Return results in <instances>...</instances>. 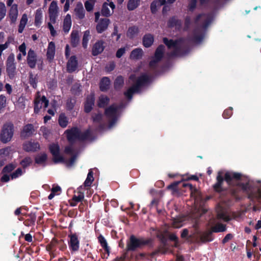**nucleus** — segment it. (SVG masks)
Returning a JSON list of instances; mask_svg holds the SVG:
<instances>
[{"instance_id":"obj_41","label":"nucleus","mask_w":261,"mask_h":261,"mask_svg":"<svg viewBox=\"0 0 261 261\" xmlns=\"http://www.w3.org/2000/svg\"><path fill=\"white\" fill-rule=\"evenodd\" d=\"M94 180L93 172L92 169L89 170L87 175V177L84 183V186L86 187H90Z\"/></svg>"},{"instance_id":"obj_46","label":"nucleus","mask_w":261,"mask_h":261,"mask_svg":"<svg viewBox=\"0 0 261 261\" xmlns=\"http://www.w3.org/2000/svg\"><path fill=\"white\" fill-rule=\"evenodd\" d=\"M76 103V99L75 98H68L66 102V109L68 111H72Z\"/></svg>"},{"instance_id":"obj_31","label":"nucleus","mask_w":261,"mask_h":261,"mask_svg":"<svg viewBox=\"0 0 261 261\" xmlns=\"http://www.w3.org/2000/svg\"><path fill=\"white\" fill-rule=\"evenodd\" d=\"M124 84V77L122 75H118L114 82V89L116 91L120 90L123 87Z\"/></svg>"},{"instance_id":"obj_45","label":"nucleus","mask_w":261,"mask_h":261,"mask_svg":"<svg viewBox=\"0 0 261 261\" xmlns=\"http://www.w3.org/2000/svg\"><path fill=\"white\" fill-rule=\"evenodd\" d=\"M101 15L105 17H109L111 15L110 10L108 8V4L105 3L102 6L101 10Z\"/></svg>"},{"instance_id":"obj_36","label":"nucleus","mask_w":261,"mask_h":261,"mask_svg":"<svg viewBox=\"0 0 261 261\" xmlns=\"http://www.w3.org/2000/svg\"><path fill=\"white\" fill-rule=\"evenodd\" d=\"M71 26V16L67 14L64 19L63 21V31L65 33L69 32Z\"/></svg>"},{"instance_id":"obj_47","label":"nucleus","mask_w":261,"mask_h":261,"mask_svg":"<svg viewBox=\"0 0 261 261\" xmlns=\"http://www.w3.org/2000/svg\"><path fill=\"white\" fill-rule=\"evenodd\" d=\"M81 91V85L79 84H74L71 88V93L75 95H79Z\"/></svg>"},{"instance_id":"obj_55","label":"nucleus","mask_w":261,"mask_h":261,"mask_svg":"<svg viewBox=\"0 0 261 261\" xmlns=\"http://www.w3.org/2000/svg\"><path fill=\"white\" fill-rule=\"evenodd\" d=\"M169 239L170 241H173L175 243L174 246L175 247H178L179 245V240L176 235L174 233L170 234L169 236Z\"/></svg>"},{"instance_id":"obj_61","label":"nucleus","mask_w":261,"mask_h":261,"mask_svg":"<svg viewBox=\"0 0 261 261\" xmlns=\"http://www.w3.org/2000/svg\"><path fill=\"white\" fill-rule=\"evenodd\" d=\"M85 7L86 10L88 12H90L93 9L94 3H90V2L87 1L85 3Z\"/></svg>"},{"instance_id":"obj_50","label":"nucleus","mask_w":261,"mask_h":261,"mask_svg":"<svg viewBox=\"0 0 261 261\" xmlns=\"http://www.w3.org/2000/svg\"><path fill=\"white\" fill-rule=\"evenodd\" d=\"M233 108L231 107L225 110L223 113L222 116L224 119L229 118L232 115Z\"/></svg>"},{"instance_id":"obj_38","label":"nucleus","mask_w":261,"mask_h":261,"mask_svg":"<svg viewBox=\"0 0 261 261\" xmlns=\"http://www.w3.org/2000/svg\"><path fill=\"white\" fill-rule=\"evenodd\" d=\"M58 123L62 128H65L68 124V120L64 113L60 114L58 118Z\"/></svg>"},{"instance_id":"obj_5","label":"nucleus","mask_w":261,"mask_h":261,"mask_svg":"<svg viewBox=\"0 0 261 261\" xmlns=\"http://www.w3.org/2000/svg\"><path fill=\"white\" fill-rule=\"evenodd\" d=\"M13 135V125L9 123L4 125L1 134V140L4 143L9 142Z\"/></svg>"},{"instance_id":"obj_16","label":"nucleus","mask_w":261,"mask_h":261,"mask_svg":"<svg viewBox=\"0 0 261 261\" xmlns=\"http://www.w3.org/2000/svg\"><path fill=\"white\" fill-rule=\"evenodd\" d=\"M214 240V237L212 230L204 231L199 235L198 242L206 243L212 242Z\"/></svg>"},{"instance_id":"obj_9","label":"nucleus","mask_w":261,"mask_h":261,"mask_svg":"<svg viewBox=\"0 0 261 261\" xmlns=\"http://www.w3.org/2000/svg\"><path fill=\"white\" fill-rule=\"evenodd\" d=\"M13 62L14 55L11 54L7 59L6 69L7 74L10 79H13L16 74V68Z\"/></svg>"},{"instance_id":"obj_27","label":"nucleus","mask_w":261,"mask_h":261,"mask_svg":"<svg viewBox=\"0 0 261 261\" xmlns=\"http://www.w3.org/2000/svg\"><path fill=\"white\" fill-rule=\"evenodd\" d=\"M110 102V98L108 96L101 95L97 101V106L99 108H104L108 106Z\"/></svg>"},{"instance_id":"obj_62","label":"nucleus","mask_w":261,"mask_h":261,"mask_svg":"<svg viewBox=\"0 0 261 261\" xmlns=\"http://www.w3.org/2000/svg\"><path fill=\"white\" fill-rule=\"evenodd\" d=\"M22 174V170L21 168H18L15 171L11 174V177L12 179L16 178Z\"/></svg>"},{"instance_id":"obj_19","label":"nucleus","mask_w":261,"mask_h":261,"mask_svg":"<svg viewBox=\"0 0 261 261\" xmlns=\"http://www.w3.org/2000/svg\"><path fill=\"white\" fill-rule=\"evenodd\" d=\"M104 42L102 40L97 41L93 46L92 49V54L94 56H96L100 54L104 50Z\"/></svg>"},{"instance_id":"obj_35","label":"nucleus","mask_w":261,"mask_h":261,"mask_svg":"<svg viewBox=\"0 0 261 261\" xmlns=\"http://www.w3.org/2000/svg\"><path fill=\"white\" fill-rule=\"evenodd\" d=\"M17 15V6L16 4L13 5L11 7L9 12V16L12 22H15L16 21Z\"/></svg>"},{"instance_id":"obj_56","label":"nucleus","mask_w":261,"mask_h":261,"mask_svg":"<svg viewBox=\"0 0 261 261\" xmlns=\"http://www.w3.org/2000/svg\"><path fill=\"white\" fill-rule=\"evenodd\" d=\"M32 163V159L30 157H27L22 160L20 164L23 168H25L29 166Z\"/></svg>"},{"instance_id":"obj_18","label":"nucleus","mask_w":261,"mask_h":261,"mask_svg":"<svg viewBox=\"0 0 261 261\" xmlns=\"http://www.w3.org/2000/svg\"><path fill=\"white\" fill-rule=\"evenodd\" d=\"M119 107L115 104L111 105L109 107L106 108L105 110V115L108 118L115 117L117 116V113Z\"/></svg>"},{"instance_id":"obj_11","label":"nucleus","mask_w":261,"mask_h":261,"mask_svg":"<svg viewBox=\"0 0 261 261\" xmlns=\"http://www.w3.org/2000/svg\"><path fill=\"white\" fill-rule=\"evenodd\" d=\"M95 95L91 93L87 96L84 103V110L86 113H89L93 109L95 104Z\"/></svg>"},{"instance_id":"obj_33","label":"nucleus","mask_w":261,"mask_h":261,"mask_svg":"<svg viewBox=\"0 0 261 261\" xmlns=\"http://www.w3.org/2000/svg\"><path fill=\"white\" fill-rule=\"evenodd\" d=\"M71 44L72 47H75L79 43V32L76 30L72 31L71 33Z\"/></svg>"},{"instance_id":"obj_42","label":"nucleus","mask_w":261,"mask_h":261,"mask_svg":"<svg viewBox=\"0 0 261 261\" xmlns=\"http://www.w3.org/2000/svg\"><path fill=\"white\" fill-rule=\"evenodd\" d=\"M140 0H129L127 5V8L129 11H133L136 9L140 4Z\"/></svg>"},{"instance_id":"obj_40","label":"nucleus","mask_w":261,"mask_h":261,"mask_svg":"<svg viewBox=\"0 0 261 261\" xmlns=\"http://www.w3.org/2000/svg\"><path fill=\"white\" fill-rule=\"evenodd\" d=\"M212 232H224L226 230V225L222 223H218L215 226H213L211 229Z\"/></svg>"},{"instance_id":"obj_63","label":"nucleus","mask_w":261,"mask_h":261,"mask_svg":"<svg viewBox=\"0 0 261 261\" xmlns=\"http://www.w3.org/2000/svg\"><path fill=\"white\" fill-rule=\"evenodd\" d=\"M84 198V196L83 194H80L78 196L74 195L72 198V201H74L76 202H81Z\"/></svg>"},{"instance_id":"obj_3","label":"nucleus","mask_w":261,"mask_h":261,"mask_svg":"<svg viewBox=\"0 0 261 261\" xmlns=\"http://www.w3.org/2000/svg\"><path fill=\"white\" fill-rule=\"evenodd\" d=\"M163 41L168 49L174 48L173 50L170 53V57H177L181 54L180 45L182 41L181 39L173 40V39H168L167 38L164 37L163 39Z\"/></svg>"},{"instance_id":"obj_28","label":"nucleus","mask_w":261,"mask_h":261,"mask_svg":"<svg viewBox=\"0 0 261 261\" xmlns=\"http://www.w3.org/2000/svg\"><path fill=\"white\" fill-rule=\"evenodd\" d=\"M203 37V34L201 32L200 28H196L193 31V41L196 43H199L202 41Z\"/></svg>"},{"instance_id":"obj_57","label":"nucleus","mask_w":261,"mask_h":261,"mask_svg":"<svg viewBox=\"0 0 261 261\" xmlns=\"http://www.w3.org/2000/svg\"><path fill=\"white\" fill-rule=\"evenodd\" d=\"M15 166H14L12 164H10L7 166H6L2 170V173H9L12 171L15 168Z\"/></svg>"},{"instance_id":"obj_23","label":"nucleus","mask_w":261,"mask_h":261,"mask_svg":"<svg viewBox=\"0 0 261 261\" xmlns=\"http://www.w3.org/2000/svg\"><path fill=\"white\" fill-rule=\"evenodd\" d=\"M154 42V37L151 34H145L142 39L143 45L144 47L148 48L150 47Z\"/></svg>"},{"instance_id":"obj_58","label":"nucleus","mask_w":261,"mask_h":261,"mask_svg":"<svg viewBox=\"0 0 261 261\" xmlns=\"http://www.w3.org/2000/svg\"><path fill=\"white\" fill-rule=\"evenodd\" d=\"M28 64L31 68H33V50L30 49L28 52Z\"/></svg>"},{"instance_id":"obj_43","label":"nucleus","mask_w":261,"mask_h":261,"mask_svg":"<svg viewBox=\"0 0 261 261\" xmlns=\"http://www.w3.org/2000/svg\"><path fill=\"white\" fill-rule=\"evenodd\" d=\"M90 38V32L89 30H86L84 33V35L82 39V45L84 48L87 47L88 42Z\"/></svg>"},{"instance_id":"obj_32","label":"nucleus","mask_w":261,"mask_h":261,"mask_svg":"<svg viewBox=\"0 0 261 261\" xmlns=\"http://www.w3.org/2000/svg\"><path fill=\"white\" fill-rule=\"evenodd\" d=\"M139 32V29L138 27L136 25H133L128 28L126 36L129 39H133L135 36L137 35Z\"/></svg>"},{"instance_id":"obj_29","label":"nucleus","mask_w":261,"mask_h":261,"mask_svg":"<svg viewBox=\"0 0 261 261\" xmlns=\"http://www.w3.org/2000/svg\"><path fill=\"white\" fill-rule=\"evenodd\" d=\"M182 187H188L191 193V196L194 199H197L199 195V192L195 187H193L192 184L189 183H183Z\"/></svg>"},{"instance_id":"obj_10","label":"nucleus","mask_w":261,"mask_h":261,"mask_svg":"<svg viewBox=\"0 0 261 261\" xmlns=\"http://www.w3.org/2000/svg\"><path fill=\"white\" fill-rule=\"evenodd\" d=\"M150 82L149 76L146 73H143L137 77L133 85L141 92V88L148 84Z\"/></svg>"},{"instance_id":"obj_13","label":"nucleus","mask_w":261,"mask_h":261,"mask_svg":"<svg viewBox=\"0 0 261 261\" xmlns=\"http://www.w3.org/2000/svg\"><path fill=\"white\" fill-rule=\"evenodd\" d=\"M58 8L57 2L53 1L48 9L49 20L53 23H55L56 22L58 12Z\"/></svg>"},{"instance_id":"obj_54","label":"nucleus","mask_w":261,"mask_h":261,"mask_svg":"<svg viewBox=\"0 0 261 261\" xmlns=\"http://www.w3.org/2000/svg\"><path fill=\"white\" fill-rule=\"evenodd\" d=\"M23 149L27 151H31L33 150V144L31 141H27L23 143Z\"/></svg>"},{"instance_id":"obj_59","label":"nucleus","mask_w":261,"mask_h":261,"mask_svg":"<svg viewBox=\"0 0 261 261\" xmlns=\"http://www.w3.org/2000/svg\"><path fill=\"white\" fill-rule=\"evenodd\" d=\"M197 0H191L189 3L188 9L190 11H193L196 7Z\"/></svg>"},{"instance_id":"obj_30","label":"nucleus","mask_w":261,"mask_h":261,"mask_svg":"<svg viewBox=\"0 0 261 261\" xmlns=\"http://www.w3.org/2000/svg\"><path fill=\"white\" fill-rule=\"evenodd\" d=\"M140 92H141L134 85H133L124 92V95L128 100H131L134 94L140 93Z\"/></svg>"},{"instance_id":"obj_34","label":"nucleus","mask_w":261,"mask_h":261,"mask_svg":"<svg viewBox=\"0 0 261 261\" xmlns=\"http://www.w3.org/2000/svg\"><path fill=\"white\" fill-rule=\"evenodd\" d=\"M79 136V141H84L91 139L92 135L91 130L88 129L84 132H81V131L80 130Z\"/></svg>"},{"instance_id":"obj_52","label":"nucleus","mask_w":261,"mask_h":261,"mask_svg":"<svg viewBox=\"0 0 261 261\" xmlns=\"http://www.w3.org/2000/svg\"><path fill=\"white\" fill-rule=\"evenodd\" d=\"M55 54V49L47 48V53H46V56H47V59L50 62L54 59Z\"/></svg>"},{"instance_id":"obj_48","label":"nucleus","mask_w":261,"mask_h":261,"mask_svg":"<svg viewBox=\"0 0 261 261\" xmlns=\"http://www.w3.org/2000/svg\"><path fill=\"white\" fill-rule=\"evenodd\" d=\"M189 231L187 228H184L181 232L180 237L183 239H185L188 241L192 238L191 235H189Z\"/></svg>"},{"instance_id":"obj_51","label":"nucleus","mask_w":261,"mask_h":261,"mask_svg":"<svg viewBox=\"0 0 261 261\" xmlns=\"http://www.w3.org/2000/svg\"><path fill=\"white\" fill-rule=\"evenodd\" d=\"M76 159V155L75 154L73 155L69 160H66L64 162H61V163L65 164L67 166L70 167L72 166Z\"/></svg>"},{"instance_id":"obj_20","label":"nucleus","mask_w":261,"mask_h":261,"mask_svg":"<svg viewBox=\"0 0 261 261\" xmlns=\"http://www.w3.org/2000/svg\"><path fill=\"white\" fill-rule=\"evenodd\" d=\"M167 25L169 28L175 27L177 29H180L181 28L182 22L181 21L177 18L176 16H172L171 17L167 22Z\"/></svg>"},{"instance_id":"obj_6","label":"nucleus","mask_w":261,"mask_h":261,"mask_svg":"<svg viewBox=\"0 0 261 261\" xmlns=\"http://www.w3.org/2000/svg\"><path fill=\"white\" fill-rule=\"evenodd\" d=\"M49 150L53 156V160L54 163L58 164L65 161V159L60 153V146L58 144H50L49 146Z\"/></svg>"},{"instance_id":"obj_22","label":"nucleus","mask_w":261,"mask_h":261,"mask_svg":"<svg viewBox=\"0 0 261 261\" xmlns=\"http://www.w3.org/2000/svg\"><path fill=\"white\" fill-rule=\"evenodd\" d=\"M166 4V0H154L150 4V10L152 14H155L158 8Z\"/></svg>"},{"instance_id":"obj_1","label":"nucleus","mask_w":261,"mask_h":261,"mask_svg":"<svg viewBox=\"0 0 261 261\" xmlns=\"http://www.w3.org/2000/svg\"><path fill=\"white\" fill-rule=\"evenodd\" d=\"M242 176L240 173L227 171L225 173L224 177H223V172L219 171L216 177L217 182L213 186V189L217 193L223 191L224 189L222 186L225 180L229 186H237L239 187L243 193L247 194V198L252 202L261 200V190L259 189L255 190L253 189V187L249 181L245 183L239 181L241 179Z\"/></svg>"},{"instance_id":"obj_8","label":"nucleus","mask_w":261,"mask_h":261,"mask_svg":"<svg viewBox=\"0 0 261 261\" xmlns=\"http://www.w3.org/2000/svg\"><path fill=\"white\" fill-rule=\"evenodd\" d=\"M67 140L71 143L73 144L76 140L79 141L80 129L77 127H72L65 131Z\"/></svg>"},{"instance_id":"obj_60","label":"nucleus","mask_w":261,"mask_h":261,"mask_svg":"<svg viewBox=\"0 0 261 261\" xmlns=\"http://www.w3.org/2000/svg\"><path fill=\"white\" fill-rule=\"evenodd\" d=\"M217 218L219 219H222L225 221H228L229 219L226 215L223 212H220L217 214Z\"/></svg>"},{"instance_id":"obj_25","label":"nucleus","mask_w":261,"mask_h":261,"mask_svg":"<svg viewBox=\"0 0 261 261\" xmlns=\"http://www.w3.org/2000/svg\"><path fill=\"white\" fill-rule=\"evenodd\" d=\"M47 156L45 153L38 154L35 158V162L36 164L45 167L46 165Z\"/></svg>"},{"instance_id":"obj_21","label":"nucleus","mask_w":261,"mask_h":261,"mask_svg":"<svg viewBox=\"0 0 261 261\" xmlns=\"http://www.w3.org/2000/svg\"><path fill=\"white\" fill-rule=\"evenodd\" d=\"M110 80L108 77H103L99 83V89L102 92H106L110 88Z\"/></svg>"},{"instance_id":"obj_26","label":"nucleus","mask_w":261,"mask_h":261,"mask_svg":"<svg viewBox=\"0 0 261 261\" xmlns=\"http://www.w3.org/2000/svg\"><path fill=\"white\" fill-rule=\"evenodd\" d=\"M76 16L80 19H83L85 16V12L83 5L81 3L77 4L74 9Z\"/></svg>"},{"instance_id":"obj_44","label":"nucleus","mask_w":261,"mask_h":261,"mask_svg":"<svg viewBox=\"0 0 261 261\" xmlns=\"http://www.w3.org/2000/svg\"><path fill=\"white\" fill-rule=\"evenodd\" d=\"M27 14H24L22 16V18L20 21V24L19 25L18 32L19 33H21L23 31L24 27L27 22Z\"/></svg>"},{"instance_id":"obj_37","label":"nucleus","mask_w":261,"mask_h":261,"mask_svg":"<svg viewBox=\"0 0 261 261\" xmlns=\"http://www.w3.org/2000/svg\"><path fill=\"white\" fill-rule=\"evenodd\" d=\"M98 240L99 243H100L101 246L103 248V249L105 250V251L109 254L110 253V247L108 245V243L107 240L105 238V237L100 234L98 237Z\"/></svg>"},{"instance_id":"obj_7","label":"nucleus","mask_w":261,"mask_h":261,"mask_svg":"<svg viewBox=\"0 0 261 261\" xmlns=\"http://www.w3.org/2000/svg\"><path fill=\"white\" fill-rule=\"evenodd\" d=\"M49 103L48 100L45 96L40 97L39 92H37L35 100H34V110L35 113H38L40 109L42 107L46 108L48 107Z\"/></svg>"},{"instance_id":"obj_4","label":"nucleus","mask_w":261,"mask_h":261,"mask_svg":"<svg viewBox=\"0 0 261 261\" xmlns=\"http://www.w3.org/2000/svg\"><path fill=\"white\" fill-rule=\"evenodd\" d=\"M165 51V47L163 44L159 45L156 48L153 57L149 62V66L152 69L157 68L158 63L162 60L164 57Z\"/></svg>"},{"instance_id":"obj_39","label":"nucleus","mask_w":261,"mask_h":261,"mask_svg":"<svg viewBox=\"0 0 261 261\" xmlns=\"http://www.w3.org/2000/svg\"><path fill=\"white\" fill-rule=\"evenodd\" d=\"M42 12L39 9L36 10L35 17V25L36 27H39L42 23Z\"/></svg>"},{"instance_id":"obj_2","label":"nucleus","mask_w":261,"mask_h":261,"mask_svg":"<svg viewBox=\"0 0 261 261\" xmlns=\"http://www.w3.org/2000/svg\"><path fill=\"white\" fill-rule=\"evenodd\" d=\"M152 243L151 239L144 238H137L134 235H131L126 243V250L127 251H135L137 249H141L145 246L149 245Z\"/></svg>"},{"instance_id":"obj_12","label":"nucleus","mask_w":261,"mask_h":261,"mask_svg":"<svg viewBox=\"0 0 261 261\" xmlns=\"http://www.w3.org/2000/svg\"><path fill=\"white\" fill-rule=\"evenodd\" d=\"M70 240L68 242L69 248L71 251H77L80 248V241L76 233H72L68 236Z\"/></svg>"},{"instance_id":"obj_17","label":"nucleus","mask_w":261,"mask_h":261,"mask_svg":"<svg viewBox=\"0 0 261 261\" xmlns=\"http://www.w3.org/2000/svg\"><path fill=\"white\" fill-rule=\"evenodd\" d=\"M33 135V125L28 124L23 127L20 132V138L22 140L28 139Z\"/></svg>"},{"instance_id":"obj_14","label":"nucleus","mask_w":261,"mask_h":261,"mask_svg":"<svg viewBox=\"0 0 261 261\" xmlns=\"http://www.w3.org/2000/svg\"><path fill=\"white\" fill-rule=\"evenodd\" d=\"M110 23L109 19L105 18H101L96 26V30L98 34H101L105 31Z\"/></svg>"},{"instance_id":"obj_53","label":"nucleus","mask_w":261,"mask_h":261,"mask_svg":"<svg viewBox=\"0 0 261 261\" xmlns=\"http://www.w3.org/2000/svg\"><path fill=\"white\" fill-rule=\"evenodd\" d=\"M191 24V17L189 16H187L185 18L184 30L185 31H188L190 28Z\"/></svg>"},{"instance_id":"obj_49","label":"nucleus","mask_w":261,"mask_h":261,"mask_svg":"<svg viewBox=\"0 0 261 261\" xmlns=\"http://www.w3.org/2000/svg\"><path fill=\"white\" fill-rule=\"evenodd\" d=\"M103 115L101 113L93 114L92 119L93 122L100 123L102 120Z\"/></svg>"},{"instance_id":"obj_24","label":"nucleus","mask_w":261,"mask_h":261,"mask_svg":"<svg viewBox=\"0 0 261 261\" xmlns=\"http://www.w3.org/2000/svg\"><path fill=\"white\" fill-rule=\"evenodd\" d=\"M143 55V51L141 48H137L133 49L130 54L129 58L131 59L138 60L141 59Z\"/></svg>"},{"instance_id":"obj_15","label":"nucleus","mask_w":261,"mask_h":261,"mask_svg":"<svg viewBox=\"0 0 261 261\" xmlns=\"http://www.w3.org/2000/svg\"><path fill=\"white\" fill-rule=\"evenodd\" d=\"M78 66V62L75 56H72L67 63V71L68 73L74 72Z\"/></svg>"},{"instance_id":"obj_64","label":"nucleus","mask_w":261,"mask_h":261,"mask_svg":"<svg viewBox=\"0 0 261 261\" xmlns=\"http://www.w3.org/2000/svg\"><path fill=\"white\" fill-rule=\"evenodd\" d=\"M125 48L121 47L118 49L116 52V56L117 58H120L125 53Z\"/></svg>"}]
</instances>
